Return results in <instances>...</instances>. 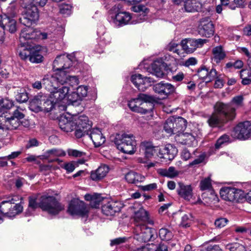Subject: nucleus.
<instances>
[{
  "mask_svg": "<svg viewBox=\"0 0 251 251\" xmlns=\"http://www.w3.org/2000/svg\"><path fill=\"white\" fill-rule=\"evenodd\" d=\"M236 115L235 107H231L228 104L217 102L214 106V111L207 122L211 127H221L228 122L233 120Z\"/></svg>",
  "mask_w": 251,
  "mask_h": 251,
  "instance_id": "3",
  "label": "nucleus"
},
{
  "mask_svg": "<svg viewBox=\"0 0 251 251\" xmlns=\"http://www.w3.org/2000/svg\"><path fill=\"white\" fill-rule=\"evenodd\" d=\"M36 32L37 30L31 28L30 26H26L21 31L20 37L21 42L24 40L35 39Z\"/></svg>",
  "mask_w": 251,
  "mask_h": 251,
  "instance_id": "33",
  "label": "nucleus"
},
{
  "mask_svg": "<svg viewBox=\"0 0 251 251\" xmlns=\"http://www.w3.org/2000/svg\"><path fill=\"white\" fill-rule=\"evenodd\" d=\"M140 188L141 190L144 191H150L156 189L157 184L155 183H153L146 185L140 186Z\"/></svg>",
  "mask_w": 251,
  "mask_h": 251,
  "instance_id": "63",
  "label": "nucleus"
},
{
  "mask_svg": "<svg viewBox=\"0 0 251 251\" xmlns=\"http://www.w3.org/2000/svg\"><path fill=\"white\" fill-rule=\"evenodd\" d=\"M19 199L22 201L23 198L14 196L8 200L3 201L0 204V212L2 214L7 215L8 213H9V210L12 208V204H15V202L18 201Z\"/></svg>",
  "mask_w": 251,
  "mask_h": 251,
  "instance_id": "26",
  "label": "nucleus"
},
{
  "mask_svg": "<svg viewBox=\"0 0 251 251\" xmlns=\"http://www.w3.org/2000/svg\"><path fill=\"white\" fill-rule=\"evenodd\" d=\"M162 151H166L165 159L170 160L173 159L178 152L177 149L174 146L170 144L163 147Z\"/></svg>",
  "mask_w": 251,
  "mask_h": 251,
  "instance_id": "35",
  "label": "nucleus"
},
{
  "mask_svg": "<svg viewBox=\"0 0 251 251\" xmlns=\"http://www.w3.org/2000/svg\"><path fill=\"white\" fill-rule=\"evenodd\" d=\"M207 75L206 82H209L214 80L218 76L217 71L214 69H212L210 70L208 69Z\"/></svg>",
  "mask_w": 251,
  "mask_h": 251,
  "instance_id": "59",
  "label": "nucleus"
},
{
  "mask_svg": "<svg viewBox=\"0 0 251 251\" xmlns=\"http://www.w3.org/2000/svg\"><path fill=\"white\" fill-rule=\"evenodd\" d=\"M207 42L206 39H185L181 41V45L186 52L192 53L198 48L201 47Z\"/></svg>",
  "mask_w": 251,
  "mask_h": 251,
  "instance_id": "16",
  "label": "nucleus"
},
{
  "mask_svg": "<svg viewBox=\"0 0 251 251\" xmlns=\"http://www.w3.org/2000/svg\"><path fill=\"white\" fill-rule=\"evenodd\" d=\"M190 214H185L182 217L181 225L184 227L189 226L190 224Z\"/></svg>",
  "mask_w": 251,
  "mask_h": 251,
  "instance_id": "62",
  "label": "nucleus"
},
{
  "mask_svg": "<svg viewBox=\"0 0 251 251\" xmlns=\"http://www.w3.org/2000/svg\"><path fill=\"white\" fill-rule=\"evenodd\" d=\"M231 136L235 139L245 140L251 138V122L245 121L239 123L233 129Z\"/></svg>",
  "mask_w": 251,
  "mask_h": 251,
  "instance_id": "11",
  "label": "nucleus"
},
{
  "mask_svg": "<svg viewBox=\"0 0 251 251\" xmlns=\"http://www.w3.org/2000/svg\"><path fill=\"white\" fill-rule=\"evenodd\" d=\"M13 106V102L8 99L0 98V112L9 109Z\"/></svg>",
  "mask_w": 251,
  "mask_h": 251,
  "instance_id": "45",
  "label": "nucleus"
},
{
  "mask_svg": "<svg viewBox=\"0 0 251 251\" xmlns=\"http://www.w3.org/2000/svg\"><path fill=\"white\" fill-rule=\"evenodd\" d=\"M164 129L166 132L169 134H176L175 130L174 117H172L167 119L164 124Z\"/></svg>",
  "mask_w": 251,
  "mask_h": 251,
  "instance_id": "42",
  "label": "nucleus"
},
{
  "mask_svg": "<svg viewBox=\"0 0 251 251\" xmlns=\"http://www.w3.org/2000/svg\"><path fill=\"white\" fill-rule=\"evenodd\" d=\"M200 187L202 191L210 189L211 187V180L210 177L201 180L200 182Z\"/></svg>",
  "mask_w": 251,
  "mask_h": 251,
  "instance_id": "52",
  "label": "nucleus"
},
{
  "mask_svg": "<svg viewBox=\"0 0 251 251\" xmlns=\"http://www.w3.org/2000/svg\"><path fill=\"white\" fill-rule=\"evenodd\" d=\"M127 240V238L125 237H119L111 240L110 242V245L113 246L115 245H120L121 244L125 243Z\"/></svg>",
  "mask_w": 251,
  "mask_h": 251,
  "instance_id": "64",
  "label": "nucleus"
},
{
  "mask_svg": "<svg viewBox=\"0 0 251 251\" xmlns=\"http://www.w3.org/2000/svg\"><path fill=\"white\" fill-rule=\"evenodd\" d=\"M131 81L141 91H144L148 87L154 82L153 78L150 77H143L141 74H134L131 76Z\"/></svg>",
  "mask_w": 251,
  "mask_h": 251,
  "instance_id": "17",
  "label": "nucleus"
},
{
  "mask_svg": "<svg viewBox=\"0 0 251 251\" xmlns=\"http://www.w3.org/2000/svg\"><path fill=\"white\" fill-rule=\"evenodd\" d=\"M122 8V6L121 4H116L113 7L112 10L117 12L113 20L114 24L120 26L136 24V23L131 20L132 16L130 13L127 12H119Z\"/></svg>",
  "mask_w": 251,
  "mask_h": 251,
  "instance_id": "12",
  "label": "nucleus"
},
{
  "mask_svg": "<svg viewBox=\"0 0 251 251\" xmlns=\"http://www.w3.org/2000/svg\"><path fill=\"white\" fill-rule=\"evenodd\" d=\"M55 104L53 100H49L46 96L38 95L30 101L29 108L35 112L41 111L49 112L52 109Z\"/></svg>",
  "mask_w": 251,
  "mask_h": 251,
  "instance_id": "7",
  "label": "nucleus"
},
{
  "mask_svg": "<svg viewBox=\"0 0 251 251\" xmlns=\"http://www.w3.org/2000/svg\"><path fill=\"white\" fill-rule=\"evenodd\" d=\"M152 248H150L151 245L142 246L137 248L135 251H168L167 247L164 244H160L157 247L154 245L151 246Z\"/></svg>",
  "mask_w": 251,
  "mask_h": 251,
  "instance_id": "39",
  "label": "nucleus"
},
{
  "mask_svg": "<svg viewBox=\"0 0 251 251\" xmlns=\"http://www.w3.org/2000/svg\"><path fill=\"white\" fill-rule=\"evenodd\" d=\"M81 100H82L75 92H72L71 94H70V92L69 93L68 97H67V103H73Z\"/></svg>",
  "mask_w": 251,
  "mask_h": 251,
  "instance_id": "54",
  "label": "nucleus"
},
{
  "mask_svg": "<svg viewBox=\"0 0 251 251\" xmlns=\"http://www.w3.org/2000/svg\"><path fill=\"white\" fill-rule=\"evenodd\" d=\"M177 188L178 194L185 200L190 201L193 196V189L190 185H185L182 182L178 183Z\"/></svg>",
  "mask_w": 251,
  "mask_h": 251,
  "instance_id": "23",
  "label": "nucleus"
},
{
  "mask_svg": "<svg viewBox=\"0 0 251 251\" xmlns=\"http://www.w3.org/2000/svg\"><path fill=\"white\" fill-rule=\"evenodd\" d=\"M3 25L1 27L4 30H8L10 33H14L16 30V22L13 19H10L6 15H4L3 20Z\"/></svg>",
  "mask_w": 251,
  "mask_h": 251,
  "instance_id": "32",
  "label": "nucleus"
},
{
  "mask_svg": "<svg viewBox=\"0 0 251 251\" xmlns=\"http://www.w3.org/2000/svg\"><path fill=\"white\" fill-rule=\"evenodd\" d=\"M81 100L87 95L88 88L87 86L81 85L77 87L75 92Z\"/></svg>",
  "mask_w": 251,
  "mask_h": 251,
  "instance_id": "55",
  "label": "nucleus"
},
{
  "mask_svg": "<svg viewBox=\"0 0 251 251\" xmlns=\"http://www.w3.org/2000/svg\"><path fill=\"white\" fill-rule=\"evenodd\" d=\"M175 130L176 134L183 131L187 126V121L180 117L174 118Z\"/></svg>",
  "mask_w": 251,
  "mask_h": 251,
  "instance_id": "36",
  "label": "nucleus"
},
{
  "mask_svg": "<svg viewBox=\"0 0 251 251\" xmlns=\"http://www.w3.org/2000/svg\"><path fill=\"white\" fill-rule=\"evenodd\" d=\"M181 143L183 144L191 146H193L196 143V138L195 136L189 133H182L179 134Z\"/></svg>",
  "mask_w": 251,
  "mask_h": 251,
  "instance_id": "34",
  "label": "nucleus"
},
{
  "mask_svg": "<svg viewBox=\"0 0 251 251\" xmlns=\"http://www.w3.org/2000/svg\"><path fill=\"white\" fill-rule=\"evenodd\" d=\"M229 137L227 135H224L221 136L217 140L215 147L216 148H219L224 143L228 141Z\"/></svg>",
  "mask_w": 251,
  "mask_h": 251,
  "instance_id": "61",
  "label": "nucleus"
},
{
  "mask_svg": "<svg viewBox=\"0 0 251 251\" xmlns=\"http://www.w3.org/2000/svg\"><path fill=\"white\" fill-rule=\"evenodd\" d=\"M36 201L37 197L36 196H32L29 197L28 207L26 211L27 215H31L32 212L38 207H39V203H38Z\"/></svg>",
  "mask_w": 251,
  "mask_h": 251,
  "instance_id": "41",
  "label": "nucleus"
},
{
  "mask_svg": "<svg viewBox=\"0 0 251 251\" xmlns=\"http://www.w3.org/2000/svg\"><path fill=\"white\" fill-rule=\"evenodd\" d=\"M39 207L49 214L56 215L64 209V206L53 196L44 195L40 199Z\"/></svg>",
  "mask_w": 251,
  "mask_h": 251,
  "instance_id": "6",
  "label": "nucleus"
},
{
  "mask_svg": "<svg viewBox=\"0 0 251 251\" xmlns=\"http://www.w3.org/2000/svg\"><path fill=\"white\" fill-rule=\"evenodd\" d=\"M214 27L212 23L208 20H202L199 27V34L206 37H210L214 34Z\"/></svg>",
  "mask_w": 251,
  "mask_h": 251,
  "instance_id": "22",
  "label": "nucleus"
},
{
  "mask_svg": "<svg viewBox=\"0 0 251 251\" xmlns=\"http://www.w3.org/2000/svg\"><path fill=\"white\" fill-rule=\"evenodd\" d=\"M24 110L18 107L12 113L3 112L0 115V128L5 130L18 129L21 125L24 127L29 126L28 121L24 119Z\"/></svg>",
  "mask_w": 251,
  "mask_h": 251,
  "instance_id": "4",
  "label": "nucleus"
},
{
  "mask_svg": "<svg viewBox=\"0 0 251 251\" xmlns=\"http://www.w3.org/2000/svg\"><path fill=\"white\" fill-rule=\"evenodd\" d=\"M201 7V3L200 0H185L184 1V10L187 12L198 11Z\"/></svg>",
  "mask_w": 251,
  "mask_h": 251,
  "instance_id": "28",
  "label": "nucleus"
},
{
  "mask_svg": "<svg viewBox=\"0 0 251 251\" xmlns=\"http://www.w3.org/2000/svg\"><path fill=\"white\" fill-rule=\"evenodd\" d=\"M211 59L216 63H219L226 56V53L222 46H218L213 48Z\"/></svg>",
  "mask_w": 251,
  "mask_h": 251,
  "instance_id": "29",
  "label": "nucleus"
},
{
  "mask_svg": "<svg viewBox=\"0 0 251 251\" xmlns=\"http://www.w3.org/2000/svg\"><path fill=\"white\" fill-rule=\"evenodd\" d=\"M58 124L61 129L64 132H69L72 131L75 129L76 130L74 116H61L59 120Z\"/></svg>",
  "mask_w": 251,
  "mask_h": 251,
  "instance_id": "20",
  "label": "nucleus"
},
{
  "mask_svg": "<svg viewBox=\"0 0 251 251\" xmlns=\"http://www.w3.org/2000/svg\"><path fill=\"white\" fill-rule=\"evenodd\" d=\"M158 173L163 176L174 178L179 175V172L174 167H170L168 169H161L158 171Z\"/></svg>",
  "mask_w": 251,
  "mask_h": 251,
  "instance_id": "37",
  "label": "nucleus"
},
{
  "mask_svg": "<svg viewBox=\"0 0 251 251\" xmlns=\"http://www.w3.org/2000/svg\"><path fill=\"white\" fill-rule=\"evenodd\" d=\"M65 152L62 150L52 149L45 151L43 156L46 158H49L50 157L63 156H65Z\"/></svg>",
  "mask_w": 251,
  "mask_h": 251,
  "instance_id": "40",
  "label": "nucleus"
},
{
  "mask_svg": "<svg viewBox=\"0 0 251 251\" xmlns=\"http://www.w3.org/2000/svg\"><path fill=\"white\" fill-rule=\"evenodd\" d=\"M43 56L41 51L37 48H32L29 60L32 63H39L42 62Z\"/></svg>",
  "mask_w": 251,
  "mask_h": 251,
  "instance_id": "38",
  "label": "nucleus"
},
{
  "mask_svg": "<svg viewBox=\"0 0 251 251\" xmlns=\"http://www.w3.org/2000/svg\"><path fill=\"white\" fill-rule=\"evenodd\" d=\"M68 212L73 216L84 217L87 215L88 209L83 201L78 199H74L69 203Z\"/></svg>",
  "mask_w": 251,
  "mask_h": 251,
  "instance_id": "15",
  "label": "nucleus"
},
{
  "mask_svg": "<svg viewBox=\"0 0 251 251\" xmlns=\"http://www.w3.org/2000/svg\"><path fill=\"white\" fill-rule=\"evenodd\" d=\"M111 38L109 35L105 34L100 37V45L101 47H104L111 43Z\"/></svg>",
  "mask_w": 251,
  "mask_h": 251,
  "instance_id": "58",
  "label": "nucleus"
},
{
  "mask_svg": "<svg viewBox=\"0 0 251 251\" xmlns=\"http://www.w3.org/2000/svg\"><path fill=\"white\" fill-rule=\"evenodd\" d=\"M135 227L146 226L147 224H153V221L150 219L149 213L143 207L135 211L133 217Z\"/></svg>",
  "mask_w": 251,
  "mask_h": 251,
  "instance_id": "18",
  "label": "nucleus"
},
{
  "mask_svg": "<svg viewBox=\"0 0 251 251\" xmlns=\"http://www.w3.org/2000/svg\"><path fill=\"white\" fill-rule=\"evenodd\" d=\"M74 119L75 124V136L76 138H80L85 134H89L92 123L86 116L83 114L74 115Z\"/></svg>",
  "mask_w": 251,
  "mask_h": 251,
  "instance_id": "10",
  "label": "nucleus"
},
{
  "mask_svg": "<svg viewBox=\"0 0 251 251\" xmlns=\"http://www.w3.org/2000/svg\"><path fill=\"white\" fill-rule=\"evenodd\" d=\"M125 179L129 183H137L144 181V176L133 171H130L125 175Z\"/></svg>",
  "mask_w": 251,
  "mask_h": 251,
  "instance_id": "30",
  "label": "nucleus"
},
{
  "mask_svg": "<svg viewBox=\"0 0 251 251\" xmlns=\"http://www.w3.org/2000/svg\"><path fill=\"white\" fill-rule=\"evenodd\" d=\"M32 48H27L24 45L19 47L18 49V52L19 55L22 59L25 60L29 59L30 55L31 53Z\"/></svg>",
  "mask_w": 251,
  "mask_h": 251,
  "instance_id": "43",
  "label": "nucleus"
},
{
  "mask_svg": "<svg viewBox=\"0 0 251 251\" xmlns=\"http://www.w3.org/2000/svg\"><path fill=\"white\" fill-rule=\"evenodd\" d=\"M23 209V207L21 204H12V208L9 210V213H8L7 216L14 217L16 215L21 213Z\"/></svg>",
  "mask_w": 251,
  "mask_h": 251,
  "instance_id": "46",
  "label": "nucleus"
},
{
  "mask_svg": "<svg viewBox=\"0 0 251 251\" xmlns=\"http://www.w3.org/2000/svg\"><path fill=\"white\" fill-rule=\"evenodd\" d=\"M60 167L66 170L69 173L73 172L75 169L74 163L72 162L62 163L60 164Z\"/></svg>",
  "mask_w": 251,
  "mask_h": 251,
  "instance_id": "60",
  "label": "nucleus"
},
{
  "mask_svg": "<svg viewBox=\"0 0 251 251\" xmlns=\"http://www.w3.org/2000/svg\"><path fill=\"white\" fill-rule=\"evenodd\" d=\"M131 9L134 12L141 13L144 16L149 12V9L143 4H134L131 7Z\"/></svg>",
  "mask_w": 251,
  "mask_h": 251,
  "instance_id": "48",
  "label": "nucleus"
},
{
  "mask_svg": "<svg viewBox=\"0 0 251 251\" xmlns=\"http://www.w3.org/2000/svg\"><path fill=\"white\" fill-rule=\"evenodd\" d=\"M90 132L89 136L96 147H99L105 141V138L99 128H93Z\"/></svg>",
  "mask_w": 251,
  "mask_h": 251,
  "instance_id": "24",
  "label": "nucleus"
},
{
  "mask_svg": "<svg viewBox=\"0 0 251 251\" xmlns=\"http://www.w3.org/2000/svg\"><path fill=\"white\" fill-rule=\"evenodd\" d=\"M109 168L108 166L101 165L96 171L91 174V177L94 180H98L104 177L108 173Z\"/></svg>",
  "mask_w": 251,
  "mask_h": 251,
  "instance_id": "27",
  "label": "nucleus"
},
{
  "mask_svg": "<svg viewBox=\"0 0 251 251\" xmlns=\"http://www.w3.org/2000/svg\"><path fill=\"white\" fill-rule=\"evenodd\" d=\"M154 100L152 96L146 94H140L136 99H132L128 101V105L129 108L133 112L141 114H146L148 110L143 106L145 102H151Z\"/></svg>",
  "mask_w": 251,
  "mask_h": 251,
  "instance_id": "9",
  "label": "nucleus"
},
{
  "mask_svg": "<svg viewBox=\"0 0 251 251\" xmlns=\"http://www.w3.org/2000/svg\"><path fill=\"white\" fill-rule=\"evenodd\" d=\"M159 234L162 240H170L173 237L172 233L168 229L165 228H161L159 230Z\"/></svg>",
  "mask_w": 251,
  "mask_h": 251,
  "instance_id": "47",
  "label": "nucleus"
},
{
  "mask_svg": "<svg viewBox=\"0 0 251 251\" xmlns=\"http://www.w3.org/2000/svg\"><path fill=\"white\" fill-rule=\"evenodd\" d=\"M221 198L225 201L231 202H240L246 200L247 193L241 189L231 187H223L220 190Z\"/></svg>",
  "mask_w": 251,
  "mask_h": 251,
  "instance_id": "8",
  "label": "nucleus"
},
{
  "mask_svg": "<svg viewBox=\"0 0 251 251\" xmlns=\"http://www.w3.org/2000/svg\"><path fill=\"white\" fill-rule=\"evenodd\" d=\"M43 83L45 89L50 92V98L59 106L63 107L67 104V97L70 92V88L64 85L67 83L72 86L77 85L72 84L70 79L60 75L55 77H44Z\"/></svg>",
  "mask_w": 251,
  "mask_h": 251,
  "instance_id": "1",
  "label": "nucleus"
},
{
  "mask_svg": "<svg viewBox=\"0 0 251 251\" xmlns=\"http://www.w3.org/2000/svg\"><path fill=\"white\" fill-rule=\"evenodd\" d=\"M241 77L242 78V83L247 85L251 82V71L249 70H242L240 72Z\"/></svg>",
  "mask_w": 251,
  "mask_h": 251,
  "instance_id": "44",
  "label": "nucleus"
},
{
  "mask_svg": "<svg viewBox=\"0 0 251 251\" xmlns=\"http://www.w3.org/2000/svg\"><path fill=\"white\" fill-rule=\"evenodd\" d=\"M154 230L146 226L135 227L134 229V238L140 243L150 241L153 237Z\"/></svg>",
  "mask_w": 251,
  "mask_h": 251,
  "instance_id": "14",
  "label": "nucleus"
},
{
  "mask_svg": "<svg viewBox=\"0 0 251 251\" xmlns=\"http://www.w3.org/2000/svg\"><path fill=\"white\" fill-rule=\"evenodd\" d=\"M60 12L63 14L69 15L71 13L72 6L68 4H62L59 6Z\"/></svg>",
  "mask_w": 251,
  "mask_h": 251,
  "instance_id": "57",
  "label": "nucleus"
},
{
  "mask_svg": "<svg viewBox=\"0 0 251 251\" xmlns=\"http://www.w3.org/2000/svg\"><path fill=\"white\" fill-rule=\"evenodd\" d=\"M25 14L23 18L20 19V20L24 25L28 26L38 20V11L36 6L29 3L25 6Z\"/></svg>",
  "mask_w": 251,
  "mask_h": 251,
  "instance_id": "13",
  "label": "nucleus"
},
{
  "mask_svg": "<svg viewBox=\"0 0 251 251\" xmlns=\"http://www.w3.org/2000/svg\"><path fill=\"white\" fill-rule=\"evenodd\" d=\"M105 200L100 195L95 194L91 202H90V204L92 207L97 208L99 206L100 203L102 202L103 203Z\"/></svg>",
  "mask_w": 251,
  "mask_h": 251,
  "instance_id": "50",
  "label": "nucleus"
},
{
  "mask_svg": "<svg viewBox=\"0 0 251 251\" xmlns=\"http://www.w3.org/2000/svg\"><path fill=\"white\" fill-rule=\"evenodd\" d=\"M153 90L155 93L165 98L174 92L175 87L170 83L161 82L154 85Z\"/></svg>",
  "mask_w": 251,
  "mask_h": 251,
  "instance_id": "21",
  "label": "nucleus"
},
{
  "mask_svg": "<svg viewBox=\"0 0 251 251\" xmlns=\"http://www.w3.org/2000/svg\"><path fill=\"white\" fill-rule=\"evenodd\" d=\"M208 75V69L205 67H201L198 70L197 75L199 78L204 81L206 82Z\"/></svg>",
  "mask_w": 251,
  "mask_h": 251,
  "instance_id": "56",
  "label": "nucleus"
},
{
  "mask_svg": "<svg viewBox=\"0 0 251 251\" xmlns=\"http://www.w3.org/2000/svg\"><path fill=\"white\" fill-rule=\"evenodd\" d=\"M164 67V63L161 61L156 60L151 64V73L157 77H162L164 75L163 70Z\"/></svg>",
  "mask_w": 251,
  "mask_h": 251,
  "instance_id": "31",
  "label": "nucleus"
},
{
  "mask_svg": "<svg viewBox=\"0 0 251 251\" xmlns=\"http://www.w3.org/2000/svg\"><path fill=\"white\" fill-rule=\"evenodd\" d=\"M71 57L72 55L64 54L57 56L52 63V69L55 73L52 75H47L44 77H55L60 75L70 79L72 84H78L77 77L71 75L75 70Z\"/></svg>",
  "mask_w": 251,
  "mask_h": 251,
  "instance_id": "2",
  "label": "nucleus"
},
{
  "mask_svg": "<svg viewBox=\"0 0 251 251\" xmlns=\"http://www.w3.org/2000/svg\"><path fill=\"white\" fill-rule=\"evenodd\" d=\"M243 100H244V98L242 96H241V95L237 96L234 97L232 98L230 103H228V104H229V105L231 107H233L231 106V105H234L237 108L242 107L243 106Z\"/></svg>",
  "mask_w": 251,
  "mask_h": 251,
  "instance_id": "49",
  "label": "nucleus"
},
{
  "mask_svg": "<svg viewBox=\"0 0 251 251\" xmlns=\"http://www.w3.org/2000/svg\"><path fill=\"white\" fill-rule=\"evenodd\" d=\"M121 208L120 202L105 199L101 207L102 212L105 215L112 216L119 212Z\"/></svg>",
  "mask_w": 251,
  "mask_h": 251,
  "instance_id": "19",
  "label": "nucleus"
},
{
  "mask_svg": "<svg viewBox=\"0 0 251 251\" xmlns=\"http://www.w3.org/2000/svg\"><path fill=\"white\" fill-rule=\"evenodd\" d=\"M226 248L229 251H246L245 247L238 243L227 245Z\"/></svg>",
  "mask_w": 251,
  "mask_h": 251,
  "instance_id": "51",
  "label": "nucleus"
},
{
  "mask_svg": "<svg viewBox=\"0 0 251 251\" xmlns=\"http://www.w3.org/2000/svg\"><path fill=\"white\" fill-rule=\"evenodd\" d=\"M115 143L118 150L125 153L132 154L136 151V141L132 133L118 134L115 138Z\"/></svg>",
  "mask_w": 251,
  "mask_h": 251,
  "instance_id": "5",
  "label": "nucleus"
},
{
  "mask_svg": "<svg viewBox=\"0 0 251 251\" xmlns=\"http://www.w3.org/2000/svg\"><path fill=\"white\" fill-rule=\"evenodd\" d=\"M228 222V220L226 218L221 217L215 220L214 224L217 228H221L225 226Z\"/></svg>",
  "mask_w": 251,
  "mask_h": 251,
  "instance_id": "53",
  "label": "nucleus"
},
{
  "mask_svg": "<svg viewBox=\"0 0 251 251\" xmlns=\"http://www.w3.org/2000/svg\"><path fill=\"white\" fill-rule=\"evenodd\" d=\"M158 147L153 146L149 142H143L140 145V151L144 153L147 158H151L154 155H156Z\"/></svg>",
  "mask_w": 251,
  "mask_h": 251,
  "instance_id": "25",
  "label": "nucleus"
}]
</instances>
